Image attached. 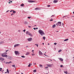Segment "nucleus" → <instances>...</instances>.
I'll return each mask as SVG.
<instances>
[{
    "label": "nucleus",
    "mask_w": 74,
    "mask_h": 74,
    "mask_svg": "<svg viewBox=\"0 0 74 74\" xmlns=\"http://www.w3.org/2000/svg\"><path fill=\"white\" fill-rule=\"evenodd\" d=\"M15 53L16 54V55H19V53H18V51H15Z\"/></svg>",
    "instance_id": "nucleus-4"
},
{
    "label": "nucleus",
    "mask_w": 74,
    "mask_h": 74,
    "mask_svg": "<svg viewBox=\"0 0 74 74\" xmlns=\"http://www.w3.org/2000/svg\"><path fill=\"white\" fill-rule=\"evenodd\" d=\"M50 6H51L50 5H47V7H50Z\"/></svg>",
    "instance_id": "nucleus-41"
},
{
    "label": "nucleus",
    "mask_w": 74,
    "mask_h": 74,
    "mask_svg": "<svg viewBox=\"0 0 74 74\" xmlns=\"http://www.w3.org/2000/svg\"><path fill=\"white\" fill-rule=\"evenodd\" d=\"M9 62V63H12V62H11V61H10Z\"/></svg>",
    "instance_id": "nucleus-43"
},
{
    "label": "nucleus",
    "mask_w": 74,
    "mask_h": 74,
    "mask_svg": "<svg viewBox=\"0 0 74 74\" xmlns=\"http://www.w3.org/2000/svg\"><path fill=\"white\" fill-rule=\"evenodd\" d=\"M4 53H3V54H2L1 56H2V57H4Z\"/></svg>",
    "instance_id": "nucleus-17"
},
{
    "label": "nucleus",
    "mask_w": 74,
    "mask_h": 74,
    "mask_svg": "<svg viewBox=\"0 0 74 74\" xmlns=\"http://www.w3.org/2000/svg\"><path fill=\"white\" fill-rule=\"evenodd\" d=\"M42 44H43V45H44V43H43Z\"/></svg>",
    "instance_id": "nucleus-57"
},
{
    "label": "nucleus",
    "mask_w": 74,
    "mask_h": 74,
    "mask_svg": "<svg viewBox=\"0 0 74 74\" xmlns=\"http://www.w3.org/2000/svg\"><path fill=\"white\" fill-rule=\"evenodd\" d=\"M36 29H38V28H37V27L36 28Z\"/></svg>",
    "instance_id": "nucleus-61"
},
{
    "label": "nucleus",
    "mask_w": 74,
    "mask_h": 74,
    "mask_svg": "<svg viewBox=\"0 0 74 74\" xmlns=\"http://www.w3.org/2000/svg\"><path fill=\"white\" fill-rule=\"evenodd\" d=\"M44 55H45V56H47V55H45V54H44Z\"/></svg>",
    "instance_id": "nucleus-48"
},
{
    "label": "nucleus",
    "mask_w": 74,
    "mask_h": 74,
    "mask_svg": "<svg viewBox=\"0 0 74 74\" xmlns=\"http://www.w3.org/2000/svg\"><path fill=\"white\" fill-rule=\"evenodd\" d=\"M27 40L28 41H32V38H28Z\"/></svg>",
    "instance_id": "nucleus-3"
},
{
    "label": "nucleus",
    "mask_w": 74,
    "mask_h": 74,
    "mask_svg": "<svg viewBox=\"0 0 74 74\" xmlns=\"http://www.w3.org/2000/svg\"><path fill=\"white\" fill-rule=\"evenodd\" d=\"M65 16H64L63 17V18H64V17H65Z\"/></svg>",
    "instance_id": "nucleus-60"
},
{
    "label": "nucleus",
    "mask_w": 74,
    "mask_h": 74,
    "mask_svg": "<svg viewBox=\"0 0 74 74\" xmlns=\"http://www.w3.org/2000/svg\"><path fill=\"white\" fill-rule=\"evenodd\" d=\"M43 39H44V40H45V36H44L43 37Z\"/></svg>",
    "instance_id": "nucleus-29"
},
{
    "label": "nucleus",
    "mask_w": 74,
    "mask_h": 74,
    "mask_svg": "<svg viewBox=\"0 0 74 74\" xmlns=\"http://www.w3.org/2000/svg\"><path fill=\"white\" fill-rule=\"evenodd\" d=\"M28 27H29V28H31V26H29Z\"/></svg>",
    "instance_id": "nucleus-45"
},
{
    "label": "nucleus",
    "mask_w": 74,
    "mask_h": 74,
    "mask_svg": "<svg viewBox=\"0 0 74 74\" xmlns=\"http://www.w3.org/2000/svg\"><path fill=\"white\" fill-rule=\"evenodd\" d=\"M8 51H9V50H8L6 51H5L6 52H7Z\"/></svg>",
    "instance_id": "nucleus-51"
},
{
    "label": "nucleus",
    "mask_w": 74,
    "mask_h": 74,
    "mask_svg": "<svg viewBox=\"0 0 74 74\" xmlns=\"http://www.w3.org/2000/svg\"><path fill=\"white\" fill-rule=\"evenodd\" d=\"M0 69V70H2V68H1Z\"/></svg>",
    "instance_id": "nucleus-55"
},
{
    "label": "nucleus",
    "mask_w": 74,
    "mask_h": 74,
    "mask_svg": "<svg viewBox=\"0 0 74 74\" xmlns=\"http://www.w3.org/2000/svg\"><path fill=\"white\" fill-rule=\"evenodd\" d=\"M28 2H29V3H34V2H35V1H28Z\"/></svg>",
    "instance_id": "nucleus-7"
},
{
    "label": "nucleus",
    "mask_w": 74,
    "mask_h": 74,
    "mask_svg": "<svg viewBox=\"0 0 74 74\" xmlns=\"http://www.w3.org/2000/svg\"><path fill=\"white\" fill-rule=\"evenodd\" d=\"M36 70H34V73H35V72H36Z\"/></svg>",
    "instance_id": "nucleus-30"
},
{
    "label": "nucleus",
    "mask_w": 74,
    "mask_h": 74,
    "mask_svg": "<svg viewBox=\"0 0 74 74\" xmlns=\"http://www.w3.org/2000/svg\"><path fill=\"white\" fill-rule=\"evenodd\" d=\"M22 58H25V56H21Z\"/></svg>",
    "instance_id": "nucleus-33"
},
{
    "label": "nucleus",
    "mask_w": 74,
    "mask_h": 74,
    "mask_svg": "<svg viewBox=\"0 0 74 74\" xmlns=\"http://www.w3.org/2000/svg\"><path fill=\"white\" fill-rule=\"evenodd\" d=\"M35 45H36L37 47H38V45L37 44H35Z\"/></svg>",
    "instance_id": "nucleus-27"
},
{
    "label": "nucleus",
    "mask_w": 74,
    "mask_h": 74,
    "mask_svg": "<svg viewBox=\"0 0 74 74\" xmlns=\"http://www.w3.org/2000/svg\"><path fill=\"white\" fill-rule=\"evenodd\" d=\"M32 52H34V50H32Z\"/></svg>",
    "instance_id": "nucleus-53"
},
{
    "label": "nucleus",
    "mask_w": 74,
    "mask_h": 74,
    "mask_svg": "<svg viewBox=\"0 0 74 74\" xmlns=\"http://www.w3.org/2000/svg\"><path fill=\"white\" fill-rule=\"evenodd\" d=\"M56 32H59V31H56Z\"/></svg>",
    "instance_id": "nucleus-63"
},
{
    "label": "nucleus",
    "mask_w": 74,
    "mask_h": 74,
    "mask_svg": "<svg viewBox=\"0 0 74 74\" xmlns=\"http://www.w3.org/2000/svg\"><path fill=\"white\" fill-rule=\"evenodd\" d=\"M54 44L55 45H56V44H57V43H54Z\"/></svg>",
    "instance_id": "nucleus-35"
},
{
    "label": "nucleus",
    "mask_w": 74,
    "mask_h": 74,
    "mask_svg": "<svg viewBox=\"0 0 74 74\" xmlns=\"http://www.w3.org/2000/svg\"><path fill=\"white\" fill-rule=\"evenodd\" d=\"M60 67H63V66L62 65H60Z\"/></svg>",
    "instance_id": "nucleus-39"
},
{
    "label": "nucleus",
    "mask_w": 74,
    "mask_h": 74,
    "mask_svg": "<svg viewBox=\"0 0 74 74\" xmlns=\"http://www.w3.org/2000/svg\"><path fill=\"white\" fill-rule=\"evenodd\" d=\"M64 73H65V74H67V71H64Z\"/></svg>",
    "instance_id": "nucleus-32"
},
{
    "label": "nucleus",
    "mask_w": 74,
    "mask_h": 74,
    "mask_svg": "<svg viewBox=\"0 0 74 74\" xmlns=\"http://www.w3.org/2000/svg\"><path fill=\"white\" fill-rule=\"evenodd\" d=\"M40 9L39 8H36L35 9V10H40Z\"/></svg>",
    "instance_id": "nucleus-9"
},
{
    "label": "nucleus",
    "mask_w": 74,
    "mask_h": 74,
    "mask_svg": "<svg viewBox=\"0 0 74 74\" xmlns=\"http://www.w3.org/2000/svg\"><path fill=\"white\" fill-rule=\"evenodd\" d=\"M47 66H48V67H52V66H51V65H49V64H47Z\"/></svg>",
    "instance_id": "nucleus-15"
},
{
    "label": "nucleus",
    "mask_w": 74,
    "mask_h": 74,
    "mask_svg": "<svg viewBox=\"0 0 74 74\" xmlns=\"http://www.w3.org/2000/svg\"><path fill=\"white\" fill-rule=\"evenodd\" d=\"M30 18H32L31 17H27V18H28V19H30Z\"/></svg>",
    "instance_id": "nucleus-36"
},
{
    "label": "nucleus",
    "mask_w": 74,
    "mask_h": 74,
    "mask_svg": "<svg viewBox=\"0 0 74 74\" xmlns=\"http://www.w3.org/2000/svg\"><path fill=\"white\" fill-rule=\"evenodd\" d=\"M8 63V64H9L10 63L9 62H6V64H7Z\"/></svg>",
    "instance_id": "nucleus-37"
},
{
    "label": "nucleus",
    "mask_w": 74,
    "mask_h": 74,
    "mask_svg": "<svg viewBox=\"0 0 74 74\" xmlns=\"http://www.w3.org/2000/svg\"><path fill=\"white\" fill-rule=\"evenodd\" d=\"M10 11V10H8V11H7L6 12H8V11Z\"/></svg>",
    "instance_id": "nucleus-54"
},
{
    "label": "nucleus",
    "mask_w": 74,
    "mask_h": 74,
    "mask_svg": "<svg viewBox=\"0 0 74 74\" xmlns=\"http://www.w3.org/2000/svg\"><path fill=\"white\" fill-rule=\"evenodd\" d=\"M8 3H9V4H10V2H9Z\"/></svg>",
    "instance_id": "nucleus-56"
},
{
    "label": "nucleus",
    "mask_w": 74,
    "mask_h": 74,
    "mask_svg": "<svg viewBox=\"0 0 74 74\" xmlns=\"http://www.w3.org/2000/svg\"><path fill=\"white\" fill-rule=\"evenodd\" d=\"M48 67L47 66L45 68V69H48Z\"/></svg>",
    "instance_id": "nucleus-46"
},
{
    "label": "nucleus",
    "mask_w": 74,
    "mask_h": 74,
    "mask_svg": "<svg viewBox=\"0 0 74 74\" xmlns=\"http://www.w3.org/2000/svg\"><path fill=\"white\" fill-rule=\"evenodd\" d=\"M54 16V15H52V16H51V17H52V16Z\"/></svg>",
    "instance_id": "nucleus-59"
},
{
    "label": "nucleus",
    "mask_w": 74,
    "mask_h": 74,
    "mask_svg": "<svg viewBox=\"0 0 74 74\" xmlns=\"http://www.w3.org/2000/svg\"><path fill=\"white\" fill-rule=\"evenodd\" d=\"M7 73V72H5V73Z\"/></svg>",
    "instance_id": "nucleus-62"
},
{
    "label": "nucleus",
    "mask_w": 74,
    "mask_h": 74,
    "mask_svg": "<svg viewBox=\"0 0 74 74\" xmlns=\"http://www.w3.org/2000/svg\"><path fill=\"white\" fill-rule=\"evenodd\" d=\"M30 63H29V65H28V67H30Z\"/></svg>",
    "instance_id": "nucleus-34"
},
{
    "label": "nucleus",
    "mask_w": 74,
    "mask_h": 74,
    "mask_svg": "<svg viewBox=\"0 0 74 74\" xmlns=\"http://www.w3.org/2000/svg\"><path fill=\"white\" fill-rule=\"evenodd\" d=\"M69 40V39H66L64 40V41H68Z\"/></svg>",
    "instance_id": "nucleus-16"
},
{
    "label": "nucleus",
    "mask_w": 74,
    "mask_h": 74,
    "mask_svg": "<svg viewBox=\"0 0 74 74\" xmlns=\"http://www.w3.org/2000/svg\"><path fill=\"white\" fill-rule=\"evenodd\" d=\"M34 30H36V28H34Z\"/></svg>",
    "instance_id": "nucleus-47"
},
{
    "label": "nucleus",
    "mask_w": 74,
    "mask_h": 74,
    "mask_svg": "<svg viewBox=\"0 0 74 74\" xmlns=\"http://www.w3.org/2000/svg\"><path fill=\"white\" fill-rule=\"evenodd\" d=\"M29 55V53L27 52L26 53L25 55Z\"/></svg>",
    "instance_id": "nucleus-18"
},
{
    "label": "nucleus",
    "mask_w": 74,
    "mask_h": 74,
    "mask_svg": "<svg viewBox=\"0 0 74 74\" xmlns=\"http://www.w3.org/2000/svg\"><path fill=\"white\" fill-rule=\"evenodd\" d=\"M24 32H25V31H26V30L24 29L23 30Z\"/></svg>",
    "instance_id": "nucleus-38"
},
{
    "label": "nucleus",
    "mask_w": 74,
    "mask_h": 74,
    "mask_svg": "<svg viewBox=\"0 0 74 74\" xmlns=\"http://www.w3.org/2000/svg\"><path fill=\"white\" fill-rule=\"evenodd\" d=\"M9 59H10V60H11L12 58H11V56H9Z\"/></svg>",
    "instance_id": "nucleus-20"
},
{
    "label": "nucleus",
    "mask_w": 74,
    "mask_h": 74,
    "mask_svg": "<svg viewBox=\"0 0 74 74\" xmlns=\"http://www.w3.org/2000/svg\"><path fill=\"white\" fill-rule=\"evenodd\" d=\"M39 67H42V65H41V64H39Z\"/></svg>",
    "instance_id": "nucleus-25"
},
{
    "label": "nucleus",
    "mask_w": 74,
    "mask_h": 74,
    "mask_svg": "<svg viewBox=\"0 0 74 74\" xmlns=\"http://www.w3.org/2000/svg\"><path fill=\"white\" fill-rule=\"evenodd\" d=\"M9 56H6V58L7 59H9Z\"/></svg>",
    "instance_id": "nucleus-19"
},
{
    "label": "nucleus",
    "mask_w": 74,
    "mask_h": 74,
    "mask_svg": "<svg viewBox=\"0 0 74 74\" xmlns=\"http://www.w3.org/2000/svg\"><path fill=\"white\" fill-rule=\"evenodd\" d=\"M36 63H35L34 64V65H36Z\"/></svg>",
    "instance_id": "nucleus-52"
},
{
    "label": "nucleus",
    "mask_w": 74,
    "mask_h": 74,
    "mask_svg": "<svg viewBox=\"0 0 74 74\" xmlns=\"http://www.w3.org/2000/svg\"><path fill=\"white\" fill-rule=\"evenodd\" d=\"M12 67H14L15 68V65H12Z\"/></svg>",
    "instance_id": "nucleus-24"
},
{
    "label": "nucleus",
    "mask_w": 74,
    "mask_h": 74,
    "mask_svg": "<svg viewBox=\"0 0 74 74\" xmlns=\"http://www.w3.org/2000/svg\"><path fill=\"white\" fill-rule=\"evenodd\" d=\"M7 56V55L6 54H5V55L4 54V57H6Z\"/></svg>",
    "instance_id": "nucleus-31"
},
{
    "label": "nucleus",
    "mask_w": 74,
    "mask_h": 74,
    "mask_svg": "<svg viewBox=\"0 0 74 74\" xmlns=\"http://www.w3.org/2000/svg\"><path fill=\"white\" fill-rule=\"evenodd\" d=\"M58 1L57 0H54L53 1V3H57Z\"/></svg>",
    "instance_id": "nucleus-10"
},
{
    "label": "nucleus",
    "mask_w": 74,
    "mask_h": 74,
    "mask_svg": "<svg viewBox=\"0 0 74 74\" xmlns=\"http://www.w3.org/2000/svg\"><path fill=\"white\" fill-rule=\"evenodd\" d=\"M73 14H74V12H73Z\"/></svg>",
    "instance_id": "nucleus-64"
},
{
    "label": "nucleus",
    "mask_w": 74,
    "mask_h": 74,
    "mask_svg": "<svg viewBox=\"0 0 74 74\" xmlns=\"http://www.w3.org/2000/svg\"><path fill=\"white\" fill-rule=\"evenodd\" d=\"M30 32H29L28 31H27L26 33V34H28V35L30 34Z\"/></svg>",
    "instance_id": "nucleus-13"
},
{
    "label": "nucleus",
    "mask_w": 74,
    "mask_h": 74,
    "mask_svg": "<svg viewBox=\"0 0 74 74\" xmlns=\"http://www.w3.org/2000/svg\"><path fill=\"white\" fill-rule=\"evenodd\" d=\"M55 27H56V25H55V24H54L52 26V28H55Z\"/></svg>",
    "instance_id": "nucleus-14"
},
{
    "label": "nucleus",
    "mask_w": 74,
    "mask_h": 74,
    "mask_svg": "<svg viewBox=\"0 0 74 74\" xmlns=\"http://www.w3.org/2000/svg\"><path fill=\"white\" fill-rule=\"evenodd\" d=\"M10 2H11V3H12V1H11V0H10Z\"/></svg>",
    "instance_id": "nucleus-49"
},
{
    "label": "nucleus",
    "mask_w": 74,
    "mask_h": 74,
    "mask_svg": "<svg viewBox=\"0 0 74 74\" xmlns=\"http://www.w3.org/2000/svg\"><path fill=\"white\" fill-rule=\"evenodd\" d=\"M0 60H1L2 61H3V60H4V59L3 58H0Z\"/></svg>",
    "instance_id": "nucleus-11"
},
{
    "label": "nucleus",
    "mask_w": 74,
    "mask_h": 74,
    "mask_svg": "<svg viewBox=\"0 0 74 74\" xmlns=\"http://www.w3.org/2000/svg\"><path fill=\"white\" fill-rule=\"evenodd\" d=\"M14 15V14H13V13H12L11 14V15Z\"/></svg>",
    "instance_id": "nucleus-40"
},
{
    "label": "nucleus",
    "mask_w": 74,
    "mask_h": 74,
    "mask_svg": "<svg viewBox=\"0 0 74 74\" xmlns=\"http://www.w3.org/2000/svg\"><path fill=\"white\" fill-rule=\"evenodd\" d=\"M24 24H27V22L26 21H25V22Z\"/></svg>",
    "instance_id": "nucleus-26"
},
{
    "label": "nucleus",
    "mask_w": 74,
    "mask_h": 74,
    "mask_svg": "<svg viewBox=\"0 0 74 74\" xmlns=\"http://www.w3.org/2000/svg\"><path fill=\"white\" fill-rule=\"evenodd\" d=\"M38 32L42 36L43 35H45V33H44L42 30H39L38 31Z\"/></svg>",
    "instance_id": "nucleus-1"
},
{
    "label": "nucleus",
    "mask_w": 74,
    "mask_h": 74,
    "mask_svg": "<svg viewBox=\"0 0 74 74\" xmlns=\"http://www.w3.org/2000/svg\"><path fill=\"white\" fill-rule=\"evenodd\" d=\"M4 53V54H7V52H5V53Z\"/></svg>",
    "instance_id": "nucleus-42"
},
{
    "label": "nucleus",
    "mask_w": 74,
    "mask_h": 74,
    "mask_svg": "<svg viewBox=\"0 0 74 74\" xmlns=\"http://www.w3.org/2000/svg\"><path fill=\"white\" fill-rule=\"evenodd\" d=\"M61 51H62V50L60 49L58 51V52H61Z\"/></svg>",
    "instance_id": "nucleus-28"
},
{
    "label": "nucleus",
    "mask_w": 74,
    "mask_h": 74,
    "mask_svg": "<svg viewBox=\"0 0 74 74\" xmlns=\"http://www.w3.org/2000/svg\"><path fill=\"white\" fill-rule=\"evenodd\" d=\"M32 56H34V54H32Z\"/></svg>",
    "instance_id": "nucleus-50"
},
{
    "label": "nucleus",
    "mask_w": 74,
    "mask_h": 74,
    "mask_svg": "<svg viewBox=\"0 0 74 74\" xmlns=\"http://www.w3.org/2000/svg\"><path fill=\"white\" fill-rule=\"evenodd\" d=\"M21 7H24V4H21Z\"/></svg>",
    "instance_id": "nucleus-22"
},
{
    "label": "nucleus",
    "mask_w": 74,
    "mask_h": 74,
    "mask_svg": "<svg viewBox=\"0 0 74 74\" xmlns=\"http://www.w3.org/2000/svg\"><path fill=\"white\" fill-rule=\"evenodd\" d=\"M29 36H33V35H32V34H30V33L29 34Z\"/></svg>",
    "instance_id": "nucleus-21"
},
{
    "label": "nucleus",
    "mask_w": 74,
    "mask_h": 74,
    "mask_svg": "<svg viewBox=\"0 0 74 74\" xmlns=\"http://www.w3.org/2000/svg\"><path fill=\"white\" fill-rule=\"evenodd\" d=\"M19 44H16V45H14V47H16L19 46Z\"/></svg>",
    "instance_id": "nucleus-12"
},
{
    "label": "nucleus",
    "mask_w": 74,
    "mask_h": 74,
    "mask_svg": "<svg viewBox=\"0 0 74 74\" xmlns=\"http://www.w3.org/2000/svg\"><path fill=\"white\" fill-rule=\"evenodd\" d=\"M53 20H50V21H53Z\"/></svg>",
    "instance_id": "nucleus-44"
},
{
    "label": "nucleus",
    "mask_w": 74,
    "mask_h": 74,
    "mask_svg": "<svg viewBox=\"0 0 74 74\" xmlns=\"http://www.w3.org/2000/svg\"><path fill=\"white\" fill-rule=\"evenodd\" d=\"M39 54L40 56H42V55H43V53L41 52V51H40L39 52Z\"/></svg>",
    "instance_id": "nucleus-2"
},
{
    "label": "nucleus",
    "mask_w": 74,
    "mask_h": 74,
    "mask_svg": "<svg viewBox=\"0 0 74 74\" xmlns=\"http://www.w3.org/2000/svg\"><path fill=\"white\" fill-rule=\"evenodd\" d=\"M10 12H12V13H13V14H15V13L16 12L14 11V10H11L10 11Z\"/></svg>",
    "instance_id": "nucleus-6"
},
{
    "label": "nucleus",
    "mask_w": 74,
    "mask_h": 74,
    "mask_svg": "<svg viewBox=\"0 0 74 74\" xmlns=\"http://www.w3.org/2000/svg\"><path fill=\"white\" fill-rule=\"evenodd\" d=\"M56 25L57 26H58V23H56Z\"/></svg>",
    "instance_id": "nucleus-58"
},
{
    "label": "nucleus",
    "mask_w": 74,
    "mask_h": 74,
    "mask_svg": "<svg viewBox=\"0 0 74 74\" xmlns=\"http://www.w3.org/2000/svg\"><path fill=\"white\" fill-rule=\"evenodd\" d=\"M58 23L59 26H61V24L62 23L61 22H58Z\"/></svg>",
    "instance_id": "nucleus-5"
},
{
    "label": "nucleus",
    "mask_w": 74,
    "mask_h": 74,
    "mask_svg": "<svg viewBox=\"0 0 74 74\" xmlns=\"http://www.w3.org/2000/svg\"><path fill=\"white\" fill-rule=\"evenodd\" d=\"M7 73H9V71H8V69H7Z\"/></svg>",
    "instance_id": "nucleus-23"
},
{
    "label": "nucleus",
    "mask_w": 74,
    "mask_h": 74,
    "mask_svg": "<svg viewBox=\"0 0 74 74\" xmlns=\"http://www.w3.org/2000/svg\"><path fill=\"white\" fill-rule=\"evenodd\" d=\"M59 60H60L61 61H63V59H62L61 58H59Z\"/></svg>",
    "instance_id": "nucleus-8"
}]
</instances>
